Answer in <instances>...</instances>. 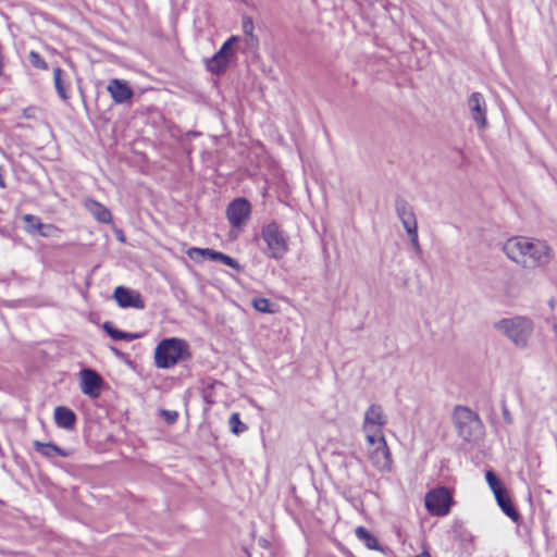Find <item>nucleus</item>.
I'll return each mask as SVG.
<instances>
[{"label": "nucleus", "instance_id": "obj_14", "mask_svg": "<svg viewBox=\"0 0 557 557\" xmlns=\"http://www.w3.org/2000/svg\"><path fill=\"white\" fill-rule=\"evenodd\" d=\"M107 89L116 103H125L134 96V91L128 83L119 78L111 79Z\"/></svg>", "mask_w": 557, "mask_h": 557}, {"label": "nucleus", "instance_id": "obj_11", "mask_svg": "<svg viewBox=\"0 0 557 557\" xmlns=\"http://www.w3.org/2000/svg\"><path fill=\"white\" fill-rule=\"evenodd\" d=\"M395 210L407 233H413V231L418 230L413 207L409 205L408 201L401 197H397L395 201Z\"/></svg>", "mask_w": 557, "mask_h": 557}, {"label": "nucleus", "instance_id": "obj_22", "mask_svg": "<svg viewBox=\"0 0 557 557\" xmlns=\"http://www.w3.org/2000/svg\"><path fill=\"white\" fill-rule=\"evenodd\" d=\"M356 535L357 537L362 541L366 546L370 549H380V544L376 540V537L370 533L366 528L358 527L356 529Z\"/></svg>", "mask_w": 557, "mask_h": 557}, {"label": "nucleus", "instance_id": "obj_12", "mask_svg": "<svg viewBox=\"0 0 557 557\" xmlns=\"http://www.w3.org/2000/svg\"><path fill=\"white\" fill-rule=\"evenodd\" d=\"M471 116L479 128L486 126V102L482 94L472 92L468 99Z\"/></svg>", "mask_w": 557, "mask_h": 557}, {"label": "nucleus", "instance_id": "obj_3", "mask_svg": "<svg viewBox=\"0 0 557 557\" xmlns=\"http://www.w3.org/2000/svg\"><path fill=\"white\" fill-rule=\"evenodd\" d=\"M494 327L511 341L517 347H525L533 333V322L527 317L505 318L494 324Z\"/></svg>", "mask_w": 557, "mask_h": 557}, {"label": "nucleus", "instance_id": "obj_6", "mask_svg": "<svg viewBox=\"0 0 557 557\" xmlns=\"http://www.w3.org/2000/svg\"><path fill=\"white\" fill-rule=\"evenodd\" d=\"M238 40V36H231L213 57L206 60V69L214 75L224 74L235 55L234 46Z\"/></svg>", "mask_w": 557, "mask_h": 557}, {"label": "nucleus", "instance_id": "obj_26", "mask_svg": "<svg viewBox=\"0 0 557 557\" xmlns=\"http://www.w3.org/2000/svg\"><path fill=\"white\" fill-rule=\"evenodd\" d=\"M228 425L232 433L236 435H239L247 430V425L240 421L238 412H234L231 414Z\"/></svg>", "mask_w": 557, "mask_h": 557}, {"label": "nucleus", "instance_id": "obj_34", "mask_svg": "<svg viewBox=\"0 0 557 557\" xmlns=\"http://www.w3.org/2000/svg\"><path fill=\"white\" fill-rule=\"evenodd\" d=\"M493 494H494L496 500H498V499H502V498H505L506 496H508V491L503 484L502 486H499V488H496L493 492Z\"/></svg>", "mask_w": 557, "mask_h": 557}, {"label": "nucleus", "instance_id": "obj_18", "mask_svg": "<svg viewBox=\"0 0 557 557\" xmlns=\"http://www.w3.org/2000/svg\"><path fill=\"white\" fill-rule=\"evenodd\" d=\"M55 424L63 429H72L76 422V416L73 410L59 406L54 409Z\"/></svg>", "mask_w": 557, "mask_h": 557}, {"label": "nucleus", "instance_id": "obj_9", "mask_svg": "<svg viewBox=\"0 0 557 557\" xmlns=\"http://www.w3.org/2000/svg\"><path fill=\"white\" fill-rule=\"evenodd\" d=\"M369 459L374 468L382 472L392 470V456L384 436L377 440V446L369 449Z\"/></svg>", "mask_w": 557, "mask_h": 557}, {"label": "nucleus", "instance_id": "obj_36", "mask_svg": "<svg viewBox=\"0 0 557 557\" xmlns=\"http://www.w3.org/2000/svg\"><path fill=\"white\" fill-rule=\"evenodd\" d=\"M504 419L506 422L511 423V416L509 413V410L505 407L503 410Z\"/></svg>", "mask_w": 557, "mask_h": 557}, {"label": "nucleus", "instance_id": "obj_1", "mask_svg": "<svg viewBox=\"0 0 557 557\" xmlns=\"http://www.w3.org/2000/svg\"><path fill=\"white\" fill-rule=\"evenodd\" d=\"M503 250L509 259L524 268H534L549 261V248L541 240L513 237L505 243Z\"/></svg>", "mask_w": 557, "mask_h": 557}, {"label": "nucleus", "instance_id": "obj_37", "mask_svg": "<svg viewBox=\"0 0 557 557\" xmlns=\"http://www.w3.org/2000/svg\"><path fill=\"white\" fill-rule=\"evenodd\" d=\"M414 557H431V555L428 552H423Z\"/></svg>", "mask_w": 557, "mask_h": 557}, {"label": "nucleus", "instance_id": "obj_20", "mask_svg": "<svg viewBox=\"0 0 557 557\" xmlns=\"http://www.w3.org/2000/svg\"><path fill=\"white\" fill-rule=\"evenodd\" d=\"M103 330L107 332V334L113 338L114 341H134L140 337V334L138 333H127L121 330H117L112 325L111 322H104L103 323Z\"/></svg>", "mask_w": 557, "mask_h": 557}, {"label": "nucleus", "instance_id": "obj_16", "mask_svg": "<svg viewBox=\"0 0 557 557\" xmlns=\"http://www.w3.org/2000/svg\"><path fill=\"white\" fill-rule=\"evenodd\" d=\"M85 207L99 222L110 223L112 221V214L110 210L100 202L92 199H87L85 201Z\"/></svg>", "mask_w": 557, "mask_h": 557}, {"label": "nucleus", "instance_id": "obj_29", "mask_svg": "<svg viewBox=\"0 0 557 557\" xmlns=\"http://www.w3.org/2000/svg\"><path fill=\"white\" fill-rule=\"evenodd\" d=\"M215 261L221 262L225 265H228L236 271L240 270V265H239L238 261L227 255H224L223 252L219 251Z\"/></svg>", "mask_w": 557, "mask_h": 557}, {"label": "nucleus", "instance_id": "obj_5", "mask_svg": "<svg viewBox=\"0 0 557 557\" xmlns=\"http://www.w3.org/2000/svg\"><path fill=\"white\" fill-rule=\"evenodd\" d=\"M262 238L267 243L270 258L281 259L287 252V236L275 222L262 228Z\"/></svg>", "mask_w": 557, "mask_h": 557}, {"label": "nucleus", "instance_id": "obj_7", "mask_svg": "<svg viewBox=\"0 0 557 557\" xmlns=\"http://www.w3.org/2000/svg\"><path fill=\"white\" fill-rule=\"evenodd\" d=\"M453 503L451 494L444 486L434 488L425 495V507L433 516H446L450 511Z\"/></svg>", "mask_w": 557, "mask_h": 557}, {"label": "nucleus", "instance_id": "obj_15", "mask_svg": "<svg viewBox=\"0 0 557 557\" xmlns=\"http://www.w3.org/2000/svg\"><path fill=\"white\" fill-rule=\"evenodd\" d=\"M387 422L386 416L380 405L372 404L364 413V421L362 429L368 432V428L376 426L377 429L385 425Z\"/></svg>", "mask_w": 557, "mask_h": 557}, {"label": "nucleus", "instance_id": "obj_4", "mask_svg": "<svg viewBox=\"0 0 557 557\" xmlns=\"http://www.w3.org/2000/svg\"><path fill=\"white\" fill-rule=\"evenodd\" d=\"M457 433L467 442L479 441L484 432V425L480 417L467 407L457 406L453 414Z\"/></svg>", "mask_w": 557, "mask_h": 557}, {"label": "nucleus", "instance_id": "obj_23", "mask_svg": "<svg viewBox=\"0 0 557 557\" xmlns=\"http://www.w3.org/2000/svg\"><path fill=\"white\" fill-rule=\"evenodd\" d=\"M498 506L502 508L503 512L509 517L513 522H518L520 519V515L515 508L510 496H506L505 498L497 500Z\"/></svg>", "mask_w": 557, "mask_h": 557}, {"label": "nucleus", "instance_id": "obj_17", "mask_svg": "<svg viewBox=\"0 0 557 557\" xmlns=\"http://www.w3.org/2000/svg\"><path fill=\"white\" fill-rule=\"evenodd\" d=\"M23 221L25 222V231L29 234L39 233L41 236H48V230H52V225H46L41 223L40 219L33 214L23 215Z\"/></svg>", "mask_w": 557, "mask_h": 557}, {"label": "nucleus", "instance_id": "obj_2", "mask_svg": "<svg viewBox=\"0 0 557 557\" xmlns=\"http://www.w3.org/2000/svg\"><path fill=\"white\" fill-rule=\"evenodd\" d=\"M189 357L185 341L171 337L162 339L154 350V364L159 369H169L181 360Z\"/></svg>", "mask_w": 557, "mask_h": 557}, {"label": "nucleus", "instance_id": "obj_24", "mask_svg": "<svg viewBox=\"0 0 557 557\" xmlns=\"http://www.w3.org/2000/svg\"><path fill=\"white\" fill-rule=\"evenodd\" d=\"M218 253H219V251L210 249V248L194 247L188 250V256L194 260H198L199 257H202V258H208L212 261H215Z\"/></svg>", "mask_w": 557, "mask_h": 557}, {"label": "nucleus", "instance_id": "obj_27", "mask_svg": "<svg viewBox=\"0 0 557 557\" xmlns=\"http://www.w3.org/2000/svg\"><path fill=\"white\" fill-rule=\"evenodd\" d=\"M243 28H244L245 34H247L249 36V38L247 39L248 46H251V47L257 46L258 39L252 35L253 23L250 18H246L243 22Z\"/></svg>", "mask_w": 557, "mask_h": 557}, {"label": "nucleus", "instance_id": "obj_32", "mask_svg": "<svg viewBox=\"0 0 557 557\" xmlns=\"http://www.w3.org/2000/svg\"><path fill=\"white\" fill-rule=\"evenodd\" d=\"M380 436H383L380 429H377L375 432H372L371 428H368V432H366V438L371 445V448L377 446V440Z\"/></svg>", "mask_w": 557, "mask_h": 557}, {"label": "nucleus", "instance_id": "obj_13", "mask_svg": "<svg viewBox=\"0 0 557 557\" xmlns=\"http://www.w3.org/2000/svg\"><path fill=\"white\" fill-rule=\"evenodd\" d=\"M114 298L119 306L122 308H145V302L140 294L124 286H117L115 288Z\"/></svg>", "mask_w": 557, "mask_h": 557}, {"label": "nucleus", "instance_id": "obj_25", "mask_svg": "<svg viewBox=\"0 0 557 557\" xmlns=\"http://www.w3.org/2000/svg\"><path fill=\"white\" fill-rule=\"evenodd\" d=\"M252 307L262 313H274L275 312V305L272 304L268 298L264 297H257L253 298L251 301Z\"/></svg>", "mask_w": 557, "mask_h": 557}, {"label": "nucleus", "instance_id": "obj_33", "mask_svg": "<svg viewBox=\"0 0 557 557\" xmlns=\"http://www.w3.org/2000/svg\"><path fill=\"white\" fill-rule=\"evenodd\" d=\"M407 234H408V236L410 238V243H411V246H412L413 250L418 255H421L422 253V249H421V246H420V243H419L418 230L413 231V233H407Z\"/></svg>", "mask_w": 557, "mask_h": 557}, {"label": "nucleus", "instance_id": "obj_30", "mask_svg": "<svg viewBox=\"0 0 557 557\" xmlns=\"http://www.w3.org/2000/svg\"><path fill=\"white\" fill-rule=\"evenodd\" d=\"M485 479H486V482H487L490 488L492 490V492H494L496 488H499V486L503 485V482L498 479L496 473L492 470L486 471Z\"/></svg>", "mask_w": 557, "mask_h": 557}, {"label": "nucleus", "instance_id": "obj_8", "mask_svg": "<svg viewBox=\"0 0 557 557\" xmlns=\"http://www.w3.org/2000/svg\"><path fill=\"white\" fill-rule=\"evenodd\" d=\"M250 214L251 205L246 198H236L226 208V216L233 228L240 230L245 226Z\"/></svg>", "mask_w": 557, "mask_h": 557}, {"label": "nucleus", "instance_id": "obj_10", "mask_svg": "<svg viewBox=\"0 0 557 557\" xmlns=\"http://www.w3.org/2000/svg\"><path fill=\"white\" fill-rule=\"evenodd\" d=\"M81 376V391L83 394L90 398H97L100 395L103 380L95 370L86 368L79 372Z\"/></svg>", "mask_w": 557, "mask_h": 557}, {"label": "nucleus", "instance_id": "obj_21", "mask_svg": "<svg viewBox=\"0 0 557 557\" xmlns=\"http://www.w3.org/2000/svg\"><path fill=\"white\" fill-rule=\"evenodd\" d=\"M64 75H65V72L62 69H60V67L53 69V82H54L57 92L61 99L67 100L69 96L66 94V85L63 79Z\"/></svg>", "mask_w": 557, "mask_h": 557}, {"label": "nucleus", "instance_id": "obj_38", "mask_svg": "<svg viewBox=\"0 0 557 557\" xmlns=\"http://www.w3.org/2000/svg\"><path fill=\"white\" fill-rule=\"evenodd\" d=\"M26 117H29L30 116V112H27V114L25 113Z\"/></svg>", "mask_w": 557, "mask_h": 557}, {"label": "nucleus", "instance_id": "obj_28", "mask_svg": "<svg viewBox=\"0 0 557 557\" xmlns=\"http://www.w3.org/2000/svg\"><path fill=\"white\" fill-rule=\"evenodd\" d=\"M28 60L34 67L40 70H48L47 62L41 58V55L38 52L32 50L28 54Z\"/></svg>", "mask_w": 557, "mask_h": 557}, {"label": "nucleus", "instance_id": "obj_35", "mask_svg": "<svg viewBox=\"0 0 557 557\" xmlns=\"http://www.w3.org/2000/svg\"><path fill=\"white\" fill-rule=\"evenodd\" d=\"M7 187L5 181H4V169L0 166V188L4 189Z\"/></svg>", "mask_w": 557, "mask_h": 557}, {"label": "nucleus", "instance_id": "obj_31", "mask_svg": "<svg viewBox=\"0 0 557 557\" xmlns=\"http://www.w3.org/2000/svg\"><path fill=\"white\" fill-rule=\"evenodd\" d=\"M159 414L168 424H174L178 419V412L175 410L161 409Z\"/></svg>", "mask_w": 557, "mask_h": 557}, {"label": "nucleus", "instance_id": "obj_39", "mask_svg": "<svg viewBox=\"0 0 557 557\" xmlns=\"http://www.w3.org/2000/svg\"><path fill=\"white\" fill-rule=\"evenodd\" d=\"M26 117H29L30 116V112H27V114L25 113Z\"/></svg>", "mask_w": 557, "mask_h": 557}, {"label": "nucleus", "instance_id": "obj_19", "mask_svg": "<svg viewBox=\"0 0 557 557\" xmlns=\"http://www.w3.org/2000/svg\"><path fill=\"white\" fill-rule=\"evenodd\" d=\"M35 450L41 454L45 457H53L55 455L66 457L67 453L63 450L61 447L57 446L53 443H41L39 441L34 442Z\"/></svg>", "mask_w": 557, "mask_h": 557}]
</instances>
